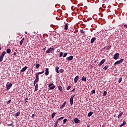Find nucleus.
<instances>
[{
	"instance_id": "43",
	"label": "nucleus",
	"mask_w": 127,
	"mask_h": 127,
	"mask_svg": "<svg viewBox=\"0 0 127 127\" xmlns=\"http://www.w3.org/2000/svg\"><path fill=\"white\" fill-rule=\"evenodd\" d=\"M71 89V86H68L67 87H66V90H70Z\"/></svg>"
},
{
	"instance_id": "12",
	"label": "nucleus",
	"mask_w": 127,
	"mask_h": 127,
	"mask_svg": "<svg viewBox=\"0 0 127 127\" xmlns=\"http://www.w3.org/2000/svg\"><path fill=\"white\" fill-rule=\"evenodd\" d=\"M78 80H79V76L78 75H77L74 79V83H77V82H78Z\"/></svg>"
},
{
	"instance_id": "47",
	"label": "nucleus",
	"mask_w": 127,
	"mask_h": 127,
	"mask_svg": "<svg viewBox=\"0 0 127 127\" xmlns=\"http://www.w3.org/2000/svg\"><path fill=\"white\" fill-rule=\"evenodd\" d=\"M27 100H28V98H25V103H27Z\"/></svg>"
},
{
	"instance_id": "52",
	"label": "nucleus",
	"mask_w": 127,
	"mask_h": 127,
	"mask_svg": "<svg viewBox=\"0 0 127 127\" xmlns=\"http://www.w3.org/2000/svg\"><path fill=\"white\" fill-rule=\"evenodd\" d=\"M75 91V88H74L73 89H72V90H71V92H74Z\"/></svg>"
},
{
	"instance_id": "7",
	"label": "nucleus",
	"mask_w": 127,
	"mask_h": 127,
	"mask_svg": "<svg viewBox=\"0 0 127 127\" xmlns=\"http://www.w3.org/2000/svg\"><path fill=\"white\" fill-rule=\"evenodd\" d=\"M73 57L71 56L70 57H68L66 58V60L67 61H71V60H73Z\"/></svg>"
},
{
	"instance_id": "36",
	"label": "nucleus",
	"mask_w": 127,
	"mask_h": 127,
	"mask_svg": "<svg viewBox=\"0 0 127 127\" xmlns=\"http://www.w3.org/2000/svg\"><path fill=\"white\" fill-rule=\"evenodd\" d=\"M109 67V65H106L104 68H103L104 70H107L108 69V67Z\"/></svg>"
},
{
	"instance_id": "46",
	"label": "nucleus",
	"mask_w": 127,
	"mask_h": 127,
	"mask_svg": "<svg viewBox=\"0 0 127 127\" xmlns=\"http://www.w3.org/2000/svg\"><path fill=\"white\" fill-rule=\"evenodd\" d=\"M10 102H11V100H9L7 101V104H10Z\"/></svg>"
},
{
	"instance_id": "49",
	"label": "nucleus",
	"mask_w": 127,
	"mask_h": 127,
	"mask_svg": "<svg viewBox=\"0 0 127 127\" xmlns=\"http://www.w3.org/2000/svg\"><path fill=\"white\" fill-rule=\"evenodd\" d=\"M34 116H35V114H32L31 118H33L34 117Z\"/></svg>"
},
{
	"instance_id": "31",
	"label": "nucleus",
	"mask_w": 127,
	"mask_h": 127,
	"mask_svg": "<svg viewBox=\"0 0 127 127\" xmlns=\"http://www.w3.org/2000/svg\"><path fill=\"white\" fill-rule=\"evenodd\" d=\"M67 54H68V53H64V54L63 55V57L64 58V57H66L67 56Z\"/></svg>"
},
{
	"instance_id": "51",
	"label": "nucleus",
	"mask_w": 127,
	"mask_h": 127,
	"mask_svg": "<svg viewBox=\"0 0 127 127\" xmlns=\"http://www.w3.org/2000/svg\"><path fill=\"white\" fill-rule=\"evenodd\" d=\"M59 121V120H57V121L56 122V124H58V123H59V121Z\"/></svg>"
},
{
	"instance_id": "8",
	"label": "nucleus",
	"mask_w": 127,
	"mask_h": 127,
	"mask_svg": "<svg viewBox=\"0 0 127 127\" xmlns=\"http://www.w3.org/2000/svg\"><path fill=\"white\" fill-rule=\"evenodd\" d=\"M96 40H97V39L95 37H93L91 39V41H90V43H94V42H95V41H96Z\"/></svg>"
},
{
	"instance_id": "4",
	"label": "nucleus",
	"mask_w": 127,
	"mask_h": 127,
	"mask_svg": "<svg viewBox=\"0 0 127 127\" xmlns=\"http://www.w3.org/2000/svg\"><path fill=\"white\" fill-rule=\"evenodd\" d=\"M124 60H125L124 59H122L121 60L117 61L114 63V65H119V64H121V63H122L124 62Z\"/></svg>"
},
{
	"instance_id": "40",
	"label": "nucleus",
	"mask_w": 127,
	"mask_h": 127,
	"mask_svg": "<svg viewBox=\"0 0 127 127\" xmlns=\"http://www.w3.org/2000/svg\"><path fill=\"white\" fill-rule=\"evenodd\" d=\"M92 94H95L96 93V90L94 89L91 91Z\"/></svg>"
},
{
	"instance_id": "25",
	"label": "nucleus",
	"mask_w": 127,
	"mask_h": 127,
	"mask_svg": "<svg viewBox=\"0 0 127 127\" xmlns=\"http://www.w3.org/2000/svg\"><path fill=\"white\" fill-rule=\"evenodd\" d=\"M38 81H39V79H36L34 80V86H35V84H36V83H37V82H38Z\"/></svg>"
},
{
	"instance_id": "57",
	"label": "nucleus",
	"mask_w": 127,
	"mask_h": 127,
	"mask_svg": "<svg viewBox=\"0 0 127 127\" xmlns=\"http://www.w3.org/2000/svg\"><path fill=\"white\" fill-rule=\"evenodd\" d=\"M102 127H105V126H103Z\"/></svg>"
},
{
	"instance_id": "23",
	"label": "nucleus",
	"mask_w": 127,
	"mask_h": 127,
	"mask_svg": "<svg viewBox=\"0 0 127 127\" xmlns=\"http://www.w3.org/2000/svg\"><path fill=\"white\" fill-rule=\"evenodd\" d=\"M123 114H124V112H121V113L118 116V119H120V118H121V117L123 116Z\"/></svg>"
},
{
	"instance_id": "38",
	"label": "nucleus",
	"mask_w": 127,
	"mask_h": 127,
	"mask_svg": "<svg viewBox=\"0 0 127 127\" xmlns=\"http://www.w3.org/2000/svg\"><path fill=\"white\" fill-rule=\"evenodd\" d=\"M80 33H85V31L83 30H80Z\"/></svg>"
},
{
	"instance_id": "1",
	"label": "nucleus",
	"mask_w": 127,
	"mask_h": 127,
	"mask_svg": "<svg viewBox=\"0 0 127 127\" xmlns=\"http://www.w3.org/2000/svg\"><path fill=\"white\" fill-rule=\"evenodd\" d=\"M11 87H12V84L11 83H10L9 82H7L6 85L7 90H9V89H10Z\"/></svg>"
},
{
	"instance_id": "58",
	"label": "nucleus",
	"mask_w": 127,
	"mask_h": 127,
	"mask_svg": "<svg viewBox=\"0 0 127 127\" xmlns=\"http://www.w3.org/2000/svg\"><path fill=\"white\" fill-rule=\"evenodd\" d=\"M88 127H89V126H88Z\"/></svg>"
},
{
	"instance_id": "50",
	"label": "nucleus",
	"mask_w": 127,
	"mask_h": 127,
	"mask_svg": "<svg viewBox=\"0 0 127 127\" xmlns=\"http://www.w3.org/2000/svg\"><path fill=\"white\" fill-rule=\"evenodd\" d=\"M124 27H125V28H127V25H124Z\"/></svg>"
},
{
	"instance_id": "26",
	"label": "nucleus",
	"mask_w": 127,
	"mask_h": 127,
	"mask_svg": "<svg viewBox=\"0 0 127 127\" xmlns=\"http://www.w3.org/2000/svg\"><path fill=\"white\" fill-rule=\"evenodd\" d=\"M55 85H53V86L49 87V89H50V90H54V89H55Z\"/></svg>"
},
{
	"instance_id": "11",
	"label": "nucleus",
	"mask_w": 127,
	"mask_h": 127,
	"mask_svg": "<svg viewBox=\"0 0 127 127\" xmlns=\"http://www.w3.org/2000/svg\"><path fill=\"white\" fill-rule=\"evenodd\" d=\"M105 63V59H103L100 63L98 64V66H101L103 64Z\"/></svg>"
},
{
	"instance_id": "27",
	"label": "nucleus",
	"mask_w": 127,
	"mask_h": 127,
	"mask_svg": "<svg viewBox=\"0 0 127 127\" xmlns=\"http://www.w3.org/2000/svg\"><path fill=\"white\" fill-rule=\"evenodd\" d=\"M55 116H56V113L54 112L52 114V119H53Z\"/></svg>"
},
{
	"instance_id": "37",
	"label": "nucleus",
	"mask_w": 127,
	"mask_h": 127,
	"mask_svg": "<svg viewBox=\"0 0 127 127\" xmlns=\"http://www.w3.org/2000/svg\"><path fill=\"white\" fill-rule=\"evenodd\" d=\"M66 122H67V119H64L63 121V124H66Z\"/></svg>"
},
{
	"instance_id": "32",
	"label": "nucleus",
	"mask_w": 127,
	"mask_h": 127,
	"mask_svg": "<svg viewBox=\"0 0 127 127\" xmlns=\"http://www.w3.org/2000/svg\"><path fill=\"white\" fill-rule=\"evenodd\" d=\"M39 66H40V64H36V69H38V68H39Z\"/></svg>"
},
{
	"instance_id": "21",
	"label": "nucleus",
	"mask_w": 127,
	"mask_h": 127,
	"mask_svg": "<svg viewBox=\"0 0 127 127\" xmlns=\"http://www.w3.org/2000/svg\"><path fill=\"white\" fill-rule=\"evenodd\" d=\"M64 30H68V23H66L64 25Z\"/></svg>"
},
{
	"instance_id": "48",
	"label": "nucleus",
	"mask_w": 127,
	"mask_h": 127,
	"mask_svg": "<svg viewBox=\"0 0 127 127\" xmlns=\"http://www.w3.org/2000/svg\"><path fill=\"white\" fill-rule=\"evenodd\" d=\"M13 123H12V124H8V126L9 127H10V126H13Z\"/></svg>"
},
{
	"instance_id": "24",
	"label": "nucleus",
	"mask_w": 127,
	"mask_h": 127,
	"mask_svg": "<svg viewBox=\"0 0 127 127\" xmlns=\"http://www.w3.org/2000/svg\"><path fill=\"white\" fill-rule=\"evenodd\" d=\"M93 114H94V112H90L88 114V117H91L92 116V115H93Z\"/></svg>"
},
{
	"instance_id": "5",
	"label": "nucleus",
	"mask_w": 127,
	"mask_h": 127,
	"mask_svg": "<svg viewBox=\"0 0 127 127\" xmlns=\"http://www.w3.org/2000/svg\"><path fill=\"white\" fill-rule=\"evenodd\" d=\"M74 97H75V95H72L70 98L69 102L70 103L71 106H73V100Z\"/></svg>"
},
{
	"instance_id": "6",
	"label": "nucleus",
	"mask_w": 127,
	"mask_h": 127,
	"mask_svg": "<svg viewBox=\"0 0 127 127\" xmlns=\"http://www.w3.org/2000/svg\"><path fill=\"white\" fill-rule=\"evenodd\" d=\"M119 58H120V54L117 53L114 55L113 58L115 60H117V59H119Z\"/></svg>"
},
{
	"instance_id": "18",
	"label": "nucleus",
	"mask_w": 127,
	"mask_h": 127,
	"mask_svg": "<svg viewBox=\"0 0 127 127\" xmlns=\"http://www.w3.org/2000/svg\"><path fill=\"white\" fill-rule=\"evenodd\" d=\"M126 124H127V122H126V121L124 120L123 121V123L121 125H120V127H124V126H125V125H126Z\"/></svg>"
},
{
	"instance_id": "10",
	"label": "nucleus",
	"mask_w": 127,
	"mask_h": 127,
	"mask_svg": "<svg viewBox=\"0 0 127 127\" xmlns=\"http://www.w3.org/2000/svg\"><path fill=\"white\" fill-rule=\"evenodd\" d=\"M74 121L75 124H79V123H80V120L78 119L77 118L74 119Z\"/></svg>"
},
{
	"instance_id": "22",
	"label": "nucleus",
	"mask_w": 127,
	"mask_h": 127,
	"mask_svg": "<svg viewBox=\"0 0 127 127\" xmlns=\"http://www.w3.org/2000/svg\"><path fill=\"white\" fill-rule=\"evenodd\" d=\"M6 52L7 53H8V54H10V53L11 52V50H10V49H7Z\"/></svg>"
},
{
	"instance_id": "42",
	"label": "nucleus",
	"mask_w": 127,
	"mask_h": 127,
	"mask_svg": "<svg viewBox=\"0 0 127 127\" xmlns=\"http://www.w3.org/2000/svg\"><path fill=\"white\" fill-rule=\"evenodd\" d=\"M53 83H50L49 84V88H50L51 86H53Z\"/></svg>"
},
{
	"instance_id": "54",
	"label": "nucleus",
	"mask_w": 127,
	"mask_h": 127,
	"mask_svg": "<svg viewBox=\"0 0 127 127\" xmlns=\"http://www.w3.org/2000/svg\"><path fill=\"white\" fill-rule=\"evenodd\" d=\"M13 55H16V52H14V53H13Z\"/></svg>"
},
{
	"instance_id": "9",
	"label": "nucleus",
	"mask_w": 127,
	"mask_h": 127,
	"mask_svg": "<svg viewBox=\"0 0 127 127\" xmlns=\"http://www.w3.org/2000/svg\"><path fill=\"white\" fill-rule=\"evenodd\" d=\"M45 75L46 76H48V75H49V69L48 68H46V70H45Z\"/></svg>"
},
{
	"instance_id": "2",
	"label": "nucleus",
	"mask_w": 127,
	"mask_h": 127,
	"mask_svg": "<svg viewBox=\"0 0 127 127\" xmlns=\"http://www.w3.org/2000/svg\"><path fill=\"white\" fill-rule=\"evenodd\" d=\"M53 51H54V48H50L46 51V53H47V54H48V53H52Z\"/></svg>"
},
{
	"instance_id": "39",
	"label": "nucleus",
	"mask_w": 127,
	"mask_h": 127,
	"mask_svg": "<svg viewBox=\"0 0 127 127\" xmlns=\"http://www.w3.org/2000/svg\"><path fill=\"white\" fill-rule=\"evenodd\" d=\"M63 56V52H61L60 53V57H62Z\"/></svg>"
},
{
	"instance_id": "56",
	"label": "nucleus",
	"mask_w": 127,
	"mask_h": 127,
	"mask_svg": "<svg viewBox=\"0 0 127 127\" xmlns=\"http://www.w3.org/2000/svg\"><path fill=\"white\" fill-rule=\"evenodd\" d=\"M1 48L0 47V51L1 50Z\"/></svg>"
},
{
	"instance_id": "16",
	"label": "nucleus",
	"mask_w": 127,
	"mask_h": 127,
	"mask_svg": "<svg viewBox=\"0 0 127 127\" xmlns=\"http://www.w3.org/2000/svg\"><path fill=\"white\" fill-rule=\"evenodd\" d=\"M20 115V112L18 111L17 113H15V117L16 118H17L18 116H19V115Z\"/></svg>"
},
{
	"instance_id": "29",
	"label": "nucleus",
	"mask_w": 127,
	"mask_h": 127,
	"mask_svg": "<svg viewBox=\"0 0 127 127\" xmlns=\"http://www.w3.org/2000/svg\"><path fill=\"white\" fill-rule=\"evenodd\" d=\"M111 46H106L104 47V48H103V49H110V48H111Z\"/></svg>"
},
{
	"instance_id": "45",
	"label": "nucleus",
	"mask_w": 127,
	"mask_h": 127,
	"mask_svg": "<svg viewBox=\"0 0 127 127\" xmlns=\"http://www.w3.org/2000/svg\"><path fill=\"white\" fill-rule=\"evenodd\" d=\"M58 123H56V122H55V125H54V127H58Z\"/></svg>"
},
{
	"instance_id": "55",
	"label": "nucleus",
	"mask_w": 127,
	"mask_h": 127,
	"mask_svg": "<svg viewBox=\"0 0 127 127\" xmlns=\"http://www.w3.org/2000/svg\"><path fill=\"white\" fill-rule=\"evenodd\" d=\"M25 34H27V32H25Z\"/></svg>"
},
{
	"instance_id": "33",
	"label": "nucleus",
	"mask_w": 127,
	"mask_h": 127,
	"mask_svg": "<svg viewBox=\"0 0 127 127\" xmlns=\"http://www.w3.org/2000/svg\"><path fill=\"white\" fill-rule=\"evenodd\" d=\"M106 96H107V91H104L103 93V96L106 97Z\"/></svg>"
},
{
	"instance_id": "20",
	"label": "nucleus",
	"mask_w": 127,
	"mask_h": 127,
	"mask_svg": "<svg viewBox=\"0 0 127 127\" xmlns=\"http://www.w3.org/2000/svg\"><path fill=\"white\" fill-rule=\"evenodd\" d=\"M81 80H82V81H83L84 82H86L87 78H86V77H85V76H83Z\"/></svg>"
},
{
	"instance_id": "34",
	"label": "nucleus",
	"mask_w": 127,
	"mask_h": 127,
	"mask_svg": "<svg viewBox=\"0 0 127 127\" xmlns=\"http://www.w3.org/2000/svg\"><path fill=\"white\" fill-rule=\"evenodd\" d=\"M122 80H123V78L121 77L118 80V83H121V82H122Z\"/></svg>"
},
{
	"instance_id": "53",
	"label": "nucleus",
	"mask_w": 127,
	"mask_h": 127,
	"mask_svg": "<svg viewBox=\"0 0 127 127\" xmlns=\"http://www.w3.org/2000/svg\"><path fill=\"white\" fill-rule=\"evenodd\" d=\"M43 50H46V47L43 49Z\"/></svg>"
},
{
	"instance_id": "30",
	"label": "nucleus",
	"mask_w": 127,
	"mask_h": 127,
	"mask_svg": "<svg viewBox=\"0 0 127 127\" xmlns=\"http://www.w3.org/2000/svg\"><path fill=\"white\" fill-rule=\"evenodd\" d=\"M44 73V70L40 72H38L37 74L39 75H41V74H43Z\"/></svg>"
},
{
	"instance_id": "13",
	"label": "nucleus",
	"mask_w": 127,
	"mask_h": 127,
	"mask_svg": "<svg viewBox=\"0 0 127 127\" xmlns=\"http://www.w3.org/2000/svg\"><path fill=\"white\" fill-rule=\"evenodd\" d=\"M26 69H27V66H25L22 68V69L20 70V72H24Z\"/></svg>"
},
{
	"instance_id": "14",
	"label": "nucleus",
	"mask_w": 127,
	"mask_h": 127,
	"mask_svg": "<svg viewBox=\"0 0 127 127\" xmlns=\"http://www.w3.org/2000/svg\"><path fill=\"white\" fill-rule=\"evenodd\" d=\"M66 106V101H64L63 104L60 107V109H63Z\"/></svg>"
},
{
	"instance_id": "3",
	"label": "nucleus",
	"mask_w": 127,
	"mask_h": 127,
	"mask_svg": "<svg viewBox=\"0 0 127 127\" xmlns=\"http://www.w3.org/2000/svg\"><path fill=\"white\" fill-rule=\"evenodd\" d=\"M5 52H3L2 54L0 56V62H1L2 60H3V57H4V55L6 54Z\"/></svg>"
},
{
	"instance_id": "44",
	"label": "nucleus",
	"mask_w": 127,
	"mask_h": 127,
	"mask_svg": "<svg viewBox=\"0 0 127 127\" xmlns=\"http://www.w3.org/2000/svg\"><path fill=\"white\" fill-rule=\"evenodd\" d=\"M64 119V117H61L60 118L58 119V121H60V120H63Z\"/></svg>"
},
{
	"instance_id": "19",
	"label": "nucleus",
	"mask_w": 127,
	"mask_h": 127,
	"mask_svg": "<svg viewBox=\"0 0 127 127\" xmlns=\"http://www.w3.org/2000/svg\"><path fill=\"white\" fill-rule=\"evenodd\" d=\"M56 72L59 74V67L58 66H56L55 68Z\"/></svg>"
},
{
	"instance_id": "15",
	"label": "nucleus",
	"mask_w": 127,
	"mask_h": 127,
	"mask_svg": "<svg viewBox=\"0 0 127 127\" xmlns=\"http://www.w3.org/2000/svg\"><path fill=\"white\" fill-rule=\"evenodd\" d=\"M38 90V84H36L35 86V92H37Z\"/></svg>"
},
{
	"instance_id": "17",
	"label": "nucleus",
	"mask_w": 127,
	"mask_h": 127,
	"mask_svg": "<svg viewBox=\"0 0 127 127\" xmlns=\"http://www.w3.org/2000/svg\"><path fill=\"white\" fill-rule=\"evenodd\" d=\"M58 88H59L60 92L61 93H63V89L62 88V86L60 85V86H58Z\"/></svg>"
},
{
	"instance_id": "35",
	"label": "nucleus",
	"mask_w": 127,
	"mask_h": 127,
	"mask_svg": "<svg viewBox=\"0 0 127 127\" xmlns=\"http://www.w3.org/2000/svg\"><path fill=\"white\" fill-rule=\"evenodd\" d=\"M36 79L39 80V75L37 74H36Z\"/></svg>"
},
{
	"instance_id": "41",
	"label": "nucleus",
	"mask_w": 127,
	"mask_h": 127,
	"mask_svg": "<svg viewBox=\"0 0 127 127\" xmlns=\"http://www.w3.org/2000/svg\"><path fill=\"white\" fill-rule=\"evenodd\" d=\"M63 72H64V69H61L60 70V73H63Z\"/></svg>"
},
{
	"instance_id": "28",
	"label": "nucleus",
	"mask_w": 127,
	"mask_h": 127,
	"mask_svg": "<svg viewBox=\"0 0 127 127\" xmlns=\"http://www.w3.org/2000/svg\"><path fill=\"white\" fill-rule=\"evenodd\" d=\"M24 40V38H23L20 41V45H22V43H23V41Z\"/></svg>"
}]
</instances>
